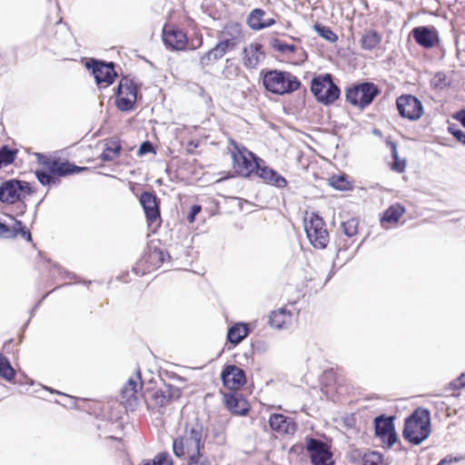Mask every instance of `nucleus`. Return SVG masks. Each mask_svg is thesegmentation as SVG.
Returning <instances> with one entry per match:
<instances>
[{"mask_svg":"<svg viewBox=\"0 0 465 465\" xmlns=\"http://www.w3.org/2000/svg\"><path fill=\"white\" fill-rule=\"evenodd\" d=\"M229 73H230V72H229V69H226V70H224V71H223V74H224V76H225L226 78H228V77H229V75H228V74H229Z\"/></svg>","mask_w":465,"mask_h":465,"instance_id":"nucleus-59","label":"nucleus"},{"mask_svg":"<svg viewBox=\"0 0 465 465\" xmlns=\"http://www.w3.org/2000/svg\"><path fill=\"white\" fill-rule=\"evenodd\" d=\"M452 83L451 74H448L444 72L436 73L430 80V85L436 90H444L450 86Z\"/></svg>","mask_w":465,"mask_h":465,"instance_id":"nucleus-31","label":"nucleus"},{"mask_svg":"<svg viewBox=\"0 0 465 465\" xmlns=\"http://www.w3.org/2000/svg\"><path fill=\"white\" fill-rule=\"evenodd\" d=\"M122 147L118 141H110L106 143L105 149L100 155V159L104 162H110L116 159L120 153Z\"/></svg>","mask_w":465,"mask_h":465,"instance_id":"nucleus-29","label":"nucleus"},{"mask_svg":"<svg viewBox=\"0 0 465 465\" xmlns=\"http://www.w3.org/2000/svg\"><path fill=\"white\" fill-rule=\"evenodd\" d=\"M86 169V167L76 166L74 163H69L68 161L62 162L60 160L54 159V163H52V168L50 170V173L54 174V176H65L74 173H78Z\"/></svg>","mask_w":465,"mask_h":465,"instance_id":"nucleus-22","label":"nucleus"},{"mask_svg":"<svg viewBox=\"0 0 465 465\" xmlns=\"http://www.w3.org/2000/svg\"><path fill=\"white\" fill-rule=\"evenodd\" d=\"M450 133L461 143L465 144V133L453 126L449 127Z\"/></svg>","mask_w":465,"mask_h":465,"instance_id":"nucleus-47","label":"nucleus"},{"mask_svg":"<svg viewBox=\"0 0 465 465\" xmlns=\"http://www.w3.org/2000/svg\"><path fill=\"white\" fill-rule=\"evenodd\" d=\"M459 460L460 459L457 457L446 456L439 462V465H447Z\"/></svg>","mask_w":465,"mask_h":465,"instance_id":"nucleus-52","label":"nucleus"},{"mask_svg":"<svg viewBox=\"0 0 465 465\" xmlns=\"http://www.w3.org/2000/svg\"><path fill=\"white\" fill-rule=\"evenodd\" d=\"M274 24H275V20L273 18L264 19V21H263L264 28H268V27L273 25Z\"/></svg>","mask_w":465,"mask_h":465,"instance_id":"nucleus-56","label":"nucleus"},{"mask_svg":"<svg viewBox=\"0 0 465 465\" xmlns=\"http://www.w3.org/2000/svg\"><path fill=\"white\" fill-rule=\"evenodd\" d=\"M379 89L372 83H362L351 87L346 92V100L351 104L365 108L378 95Z\"/></svg>","mask_w":465,"mask_h":465,"instance_id":"nucleus-6","label":"nucleus"},{"mask_svg":"<svg viewBox=\"0 0 465 465\" xmlns=\"http://www.w3.org/2000/svg\"><path fill=\"white\" fill-rule=\"evenodd\" d=\"M231 50L232 49L229 47L228 42H222L220 40L219 43H217L214 47H213L211 50H209L200 57V66L202 68L208 67L209 65L213 64L215 61L223 58L225 55V54Z\"/></svg>","mask_w":465,"mask_h":465,"instance_id":"nucleus-18","label":"nucleus"},{"mask_svg":"<svg viewBox=\"0 0 465 465\" xmlns=\"http://www.w3.org/2000/svg\"><path fill=\"white\" fill-rule=\"evenodd\" d=\"M242 33L241 25L238 23L227 24L221 32V41L228 42L229 47L234 49L242 41Z\"/></svg>","mask_w":465,"mask_h":465,"instance_id":"nucleus-21","label":"nucleus"},{"mask_svg":"<svg viewBox=\"0 0 465 465\" xmlns=\"http://www.w3.org/2000/svg\"><path fill=\"white\" fill-rule=\"evenodd\" d=\"M31 189L26 182L11 179L0 186V202L14 203L30 194Z\"/></svg>","mask_w":465,"mask_h":465,"instance_id":"nucleus-7","label":"nucleus"},{"mask_svg":"<svg viewBox=\"0 0 465 465\" xmlns=\"http://www.w3.org/2000/svg\"><path fill=\"white\" fill-rule=\"evenodd\" d=\"M404 213L405 209L403 206L401 204H393L384 212L381 222L382 224L384 223H397Z\"/></svg>","mask_w":465,"mask_h":465,"instance_id":"nucleus-30","label":"nucleus"},{"mask_svg":"<svg viewBox=\"0 0 465 465\" xmlns=\"http://www.w3.org/2000/svg\"><path fill=\"white\" fill-rule=\"evenodd\" d=\"M265 15V12L262 9L256 8L253 9L247 18L248 25L253 30H262L264 29L263 16Z\"/></svg>","mask_w":465,"mask_h":465,"instance_id":"nucleus-34","label":"nucleus"},{"mask_svg":"<svg viewBox=\"0 0 465 465\" xmlns=\"http://www.w3.org/2000/svg\"><path fill=\"white\" fill-rule=\"evenodd\" d=\"M396 105L400 115L403 118L415 121L423 114L421 102L412 94H403L397 98Z\"/></svg>","mask_w":465,"mask_h":465,"instance_id":"nucleus-9","label":"nucleus"},{"mask_svg":"<svg viewBox=\"0 0 465 465\" xmlns=\"http://www.w3.org/2000/svg\"><path fill=\"white\" fill-rule=\"evenodd\" d=\"M188 459V465H210L208 459L203 457L201 453L189 456Z\"/></svg>","mask_w":465,"mask_h":465,"instance_id":"nucleus-44","label":"nucleus"},{"mask_svg":"<svg viewBox=\"0 0 465 465\" xmlns=\"http://www.w3.org/2000/svg\"><path fill=\"white\" fill-rule=\"evenodd\" d=\"M36 158L38 163L44 165L47 170L50 172L52 168V163H54V159H52L46 155H44L42 153H36Z\"/></svg>","mask_w":465,"mask_h":465,"instance_id":"nucleus-46","label":"nucleus"},{"mask_svg":"<svg viewBox=\"0 0 465 465\" xmlns=\"http://www.w3.org/2000/svg\"><path fill=\"white\" fill-rule=\"evenodd\" d=\"M163 41L167 47L173 50H183L187 45V36L179 28L165 26L163 30Z\"/></svg>","mask_w":465,"mask_h":465,"instance_id":"nucleus-15","label":"nucleus"},{"mask_svg":"<svg viewBox=\"0 0 465 465\" xmlns=\"http://www.w3.org/2000/svg\"><path fill=\"white\" fill-rule=\"evenodd\" d=\"M153 400L155 401V403L159 406H165L169 401H170V398L167 397L163 391H156L154 393H153Z\"/></svg>","mask_w":465,"mask_h":465,"instance_id":"nucleus-45","label":"nucleus"},{"mask_svg":"<svg viewBox=\"0 0 465 465\" xmlns=\"http://www.w3.org/2000/svg\"><path fill=\"white\" fill-rule=\"evenodd\" d=\"M137 99V88L132 80L122 78L116 91V105L120 111L127 112L134 108Z\"/></svg>","mask_w":465,"mask_h":465,"instance_id":"nucleus-8","label":"nucleus"},{"mask_svg":"<svg viewBox=\"0 0 465 465\" xmlns=\"http://www.w3.org/2000/svg\"><path fill=\"white\" fill-rule=\"evenodd\" d=\"M393 420V417L383 415L374 419L375 434L388 448L392 447L398 440Z\"/></svg>","mask_w":465,"mask_h":465,"instance_id":"nucleus-10","label":"nucleus"},{"mask_svg":"<svg viewBox=\"0 0 465 465\" xmlns=\"http://www.w3.org/2000/svg\"><path fill=\"white\" fill-rule=\"evenodd\" d=\"M202 211L201 205L194 204L191 207V211L187 215V221L193 223L195 221L196 215Z\"/></svg>","mask_w":465,"mask_h":465,"instance_id":"nucleus-49","label":"nucleus"},{"mask_svg":"<svg viewBox=\"0 0 465 465\" xmlns=\"http://www.w3.org/2000/svg\"><path fill=\"white\" fill-rule=\"evenodd\" d=\"M359 221L355 218H351L341 223L343 232L348 237H352L358 233Z\"/></svg>","mask_w":465,"mask_h":465,"instance_id":"nucleus-37","label":"nucleus"},{"mask_svg":"<svg viewBox=\"0 0 465 465\" xmlns=\"http://www.w3.org/2000/svg\"><path fill=\"white\" fill-rule=\"evenodd\" d=\"M264 88L275 94H291L301 86L300 80L290 72L280 70H262L261 72Z\"/></svg>","mask_w":465,"mask_h":465,"instance_id":"nucleus-3","label":"nucleus"},{"mask_svg":"<svg viewBox=\"0 0 465 465\" xmlns=\"http://www.w3.org/2000/svg\"><path fill=\"white\" fill-rule=\"evenodd\" d=\"M16 151L11 150L7 145L0 148V168L5 167L15 161Z\"/></svg>","mask_w":465,"mask_h":465,"instance_id":"nucleus-36","label":"nucleus"},{"mask_svg":"<svg viewBox=\"0 0 465 465\" xmlns=\"http://www.w3.org/2000/svg\"><path fill=\"white\" fill-rule=\"evenodd\" d=\"M292 320V312L283 308L271 312L269 316V323L272 328L282 329Z\"/></svg>","mask_w":465,"mask_h":465,"instance_id":"nucleus-23","label":"nucleus"},{"mask_svg":"<svg viewBox=\"0 0 465 465\" xmlns=\"http://www.w3.org/2000/svg\"><path fill=\"white\" fill-rule=\"evenodd\" d=\"M454 118L465 127V110L457 112L454 115Z\"/></svg>","mask_w":465,"mask_h":465,"instance_id":"nucleus-53","label":"nucleus"},{"mask_svg":"<svg viewBox=\"0 0 465 465\" xmlns=\"http://www.w3.org/2000/svg\"><path fill=\"white\" fill-rule=\"evenodd\" d=\"M203 426L198 419L187 422L183 434L173 442V453L176 457L200 454L203 447Z\"/></svg>","mask_w":465,"mask_h":465,"instance_id":"nucleus-1","label":"nucleus"},{"mask_svg":"<svg viewBox=\"0 0 465 465\" xmlns=\"http://www.w3.org/2000/svg\"><path fill=\"white\" fill-rule=\"evenodd\" d=\"M225 405L229 411L238 415H245L249 411L247 401L235 395L227 396Z\"/></svg>","mask_w":465,"mask_h":465,"instance_id":"nucleus-26","label":"nucleus"},{"mask_svg":"<svg viewBox=\"0 0 465 465\" xmlns=\"http://www.w3.org/2000/svg\"><path fill=\"white\" fill-rule=\"evenodd\" d=\"M416 43L425 49L434 47L440 42L437 29L433 26H418L411 30Z\"/></svg>","mask_w":465,"mask_h":465,"instance_id":"nucleus-13","label":"nucleus"},{"mask_svg":"<svg viewBox=\"0 0 465 465\" xmlns=\"http://www.w3.org/2000/svg\"><path fill=\"white\" fill-rule=\"evenodd\" d=\"M430 411L418 408L406 419L402 435L406 440L419 445L430 436Z\"/></svg>","mask_w":465,"mask_h":465,"instance_id":"nucleus-2","label":"nucleus"},{"mask_svg":"<svg viewBox=\"0 0 465 465\" xmlns=\"http://www.w3.org/2000/svg\"><path fill=\"white\" fill-rule=\"evenodd\" d=\"M271 46L273 50L281 53L282 54L289 55L297 52H300V60H303L306 55L305 52L302 47H298L294 45H289L278 38H272L271 40Z\"/></svg>","mask_w":465,"mask_h":465,"instance_id":"nucleus-24","label":"nucleus"},{"mask_svg":"<svg viewBox=\"0 0 465 465\" xmlns=\"http://www.w3.org/2000/svg\"><path fill=\"white\" fill-rule=\"evenodd\" d=\"M303 225L310 243L316 249H325L330 241V234L322 217L314 212H306Z\"/></svg>","mask_w":465,"mask_h":465,"instance_id":"nucleus-4","label":"nucleus"},{"mask_svg":"<svg viewBox=\"0 0 465 465\" xmlns=\"http://www.w3.org/2000/svg\"><path fill=\"white\" fill-rule=\"evenodd\" d=\"M151 152H153V147L152 145V143L148 141L146 142H143L141 145H140V148L138 150V154L139 155H143V154H146L148 153H151Z\"/></svg>","mask_w":465,"mask_h":465,"instance_id":"nucleus-50","label":"nucleus"},{"mask_svg":"<svg viewBox=\"0 0 465 465\" xmlns=\"http://www.w3.org/2000/svg\"><path fill=\"white\" fill-rule=\"evenodd\" d=\"M137 375H138V376H137V379H138V380H141V373H140V371H138Z\"/></svg>","mask_w":465,"mask_h":465,"instance_id":"nucleus-60","label":"nucleus"},{"mask_svg":"<svg viewBox=\"0 0 465 465\" xmlns=\"http://www.w3.org/2000/svg\"><path fill=\"white\" fill-rule=\"evenodd\" d=\"M0 375L7 381H12L15 376V370L3 354H0Z\"/></svg>","mask_w":465,"mask_h":465,"instance_id":"nucleus-35","label":"nucleus"},{"mask_svg":"<svg viewBox=\"0 0 465 465\" xmlns=\"http://www.w3.org/2000/svg\"><path fill=\"white\" fill-rule=\"evenodd\" d=\"M249 333V328L244 323H236L228 330V341L236 345L239 344Z\"/></svg>","mask_w":465,"mask_h":465,"instance_id":"nucleus-27","label":"nucleus"},{"mask_svg":"<svg viewBox=\"0 0 465 465\" xmlns=\"http://www.w3.org/2000/svg\"><path fill=\"white\" fill-rule=\"evenodd\" d=\"M140 465H173L171 456L166 452H162L152 460H143Z\"/></svg>","mask_w":465,"mask_h":465,"instance_id":"nucleus-38","label":"nucleus"},{"mask_svg":"<svg viewBox=\"0 0 465 465\" xmlns=\"http://www.w3.org/2000/svg\"><path fill=\"white\" fill-rule=\"evenodd\" d=\"M330 184L337 190L345 191L349 188L350 183L345 177L334 175L330 180Z\"/></svg>","mask_w":465,"mask_h":465,"instance_id":"nucleus-42","label":"nucleus"},{"mask_svg":"<svg viewBox=\"0 0 465 465\" xmlns=\"http://www.w3.org/2000/svg\"><path fill=\"white\" fill-rule=\"evenodd\" d=\"M197 41H198V45H193V48H197V47H199V46H201V45H202V44H203V39H202V38H199V39H197Z\"/></svg>","mask_w":465,"mask_h":465,"instance_id":"nucleus-57","label":"nucleus"},{"mask_svg":"<svg viewBox=\"0 0 465 465\" xmlns=\"http://www.w3.org/2000/svg\"><path fill=\"white\" fill-rule=\"evenodd\" d=\"M392 156H393V159H394V163H393V164L391 166V169L393 171H395V172H398V173L404 172L405 167H406V162H405V160L401 161L399 159L395 144H393V146H392Z\"/></svg>","mask_w":465,"mask_h":465,"instance_id":"nucleus-43","label":"nucleus"},{"mask_svg":"<svg viewBox=\"0 0 465 465\" xmlns=\"http://www.w3.org/2000/svg\"><path fill=\"white\" fill-rule=\"evenodd\" d=\"M269 425L272 430L280 434H293L296 431V424L293 419L280 413L270 416Z\"/></svg>","mask_w":465,"mask_h":465,"instance_id":"nucleus-17","label":"nucleus"},{"mask_svg":"<svg viewBox=\"0 0 465 465\" xmlns=\"http://www.w3.org/2000/svg\"><path fill=\"white\" fill-rule=\"evenodd\" d=\"M315 30L320 36L329 41L330 43H335L338 40L337 35L330 27L316 25Z\"/></svg>","mask_w":465,"mask_h":465,"instance_id":"nucleus-41","label":"nucleus"},{"mask_svg":"<svg viewBox=\"0 0 465 465\" xmlns=\"http://www.w3.org/2000/svg\"><path fill=\"white\" fill-rule=\"evenodd\" d=\"M264 183L275 186L277 188H284L287 186L286 179L278 173L275 170L262 163L256 173Z\"/></svg>","mask_w":465,"mask_h":465,"instance_id":"nucleus-20","label":"nucleus"},{"mask_svg":"<svg viewBox=\"0 0 465 465\" xmlns=\"http://www.w3.org/2000/svg\"><path fill=\"white\" fill-rule=\"evenodd\" d=\"M450 387L452 390H459L465 387V381H460L459 379L452 381L450 383Z\"/></svg>","mask_w":465,"mask_h":465,"instance_id":"nucleus-51","label":"nucleus"},{"mask_svg":"<svg viewBox=\"0 0 465 465\" xmlns=\"http://www.w3.org/2000/svg\"><path fill=\"white\" fill-rule=\"evenodd\" d=\"M382 36L375 30H365L361 38V46L367 51H372L381 42Z\"/></svg>","mask_w":465,"mask_h":465,"instance_id":"nucleus-25","label":"nucleus"},{"mask_svg":"<svg viewBox=\"0 0 465 465\" xmlns=\"http://www.w3.org/2000/svg\"><path fill=\"white\" fill-rule=\"evenodd\" d=\"M140 203L150 224L160 220V209L157 196L153 193L143 192L140 196Z\"/></svg>","mask_w":465,"mask_h":465,"instance_id":"nucleus-16","label":"nucleus"},{"mask_svg":"<svg viewBox=\"0 0 465 465\" xmlns=\"http://www.w3.org/2000/svg\"><path fill=\"white\" fill-rule=\"evenodd\" d=\"M87 68H92V74L97 84H104L105 86L114 83L117 74L114 71V64H105L101 61L90 60L86 63Z\"/></svg>","mask_w":465,"mask_h":465,"instance_id":"nucleus-11","label":"nucleus"},{"mask_svg":"<svg viewBox=\"0 0 465 465\" xmlns=\"http://www.w3.org/2000/svg\"><path fill=\"white\" fill-rule=\"evenodd\" d=\"M25 226L23 224L21 221L15 220V224L12 227V231L16 233V235L20 232V230L24 229Z\"/></svg>","mask_w":465,"mask_h":465,"instance_id":"nucleus-54","label":"nucleus"},{"mask_svg":"<svg viewBox=\"0 0 465 465\" xmlns=\"http://www.w3.org/2000/svg\"><path fill=\"white\" fill-rule=\"evenodd\" d=\"M138 387L141 388L142 384H138L136 380L130 378L121 390L123 399L130 405L136 400L135 394L138 391Z\"/></svg>","mask_w":465,"mask_h":465,"instance_id":"nucleus-28","label":"nucleus"},{"mask_svg":"<svg viewBox=\"0 0 465 465\" xmlns=\"http://www.w3.org/2000/svg\"><path fill=\"white\" fill-rule=\"evenodd\" d=\"M331 76L329 74L322 77L313 78L311 84V91L319 101L323 94L325 87L328 85Z\"/></svg>","mask_w":465,"mask_h":465,"instance_id":"nucleus-33","label":"nucleus"},{"mask_svg":"<svg viewBox=\"0 0 465 465\" xmlns=\"http://www.w3.org/2000/svg\"><path fill=\"white\" fill-rule=\"evenodd\" d=\"M0 236L5 238H13L16 236V233L12 231L7 225L0 223Z\"/></svg>","mask_w":465,"mask_h":465,"instance_id":"nucleus-48","label":"nucleus"},{"mask_svg":"<svg viewBox=\"0 0 465 465\" xmlns=\"http://www.w3.org/2000/svg\"><path fill=\"white\" fill-rule=\"evenodd\" d=\"M18 234H20L24 239H25L28 242L32 241L31 232L27 231L25 227L20 230V232Z\"/></svg>","mask_w":465,"mask_h":465,"instance_id":"nucleus-55","label":"nucleus"},{"mask_svg":"<svg viewBox=\"0 0 465 465\" xmlns=\"http://www.w3.org/2000/svg\"><path fill=\"white\" fill-rule=\"evenodd\" d=\"M233 168L237 173L243 177H249L252 173H257L264 161L245 147H240L235 144L232 152Z\"/></svg>","mask_w":465,"mask_h":465,"instance_id":"nucleus-5","label":"nucleus"},{"mask_svg":"<svg viewBox=\"0 0 465 465\" xmlns=\"http://www.w3.org/2000/svg\"><path fill=\"white\" fill-rule=\"evenodd\" d=\"M264 58L262 45L259 43H252L243 48V65L249 69L256 68Z\"/></svg>","mask_w":465,"mask_h":465,"instance_id":"nucleus-19","label":"nucleus"},{"mask_svg":"<svg viewBox=\"0 0 465 465\" xmlns=\"http://www.w3.org/2000/svg\"><path fill=\"white\" fill-rule=\"evenodd\" d=\"M460 381H465V373H462L459 378Z\"/></svg>","mask_w":465,"mask_h":465,"instance_id":"nucleus-58","label":"nucleus"},{"mask_svg":"<svg viewBox=\"0 0 465 465\" xmlns=\"http://www.w3.org/2000/svg\"><path fill=\"white\" fill-rule=\"evenodd\" d=\"M363 465H382V456L376 451H369L362 456Z\"/></svg>","mask_w":465,"mask_h":465,"instance_id":"nucleus-39","label":"nucleus"},{"mask_svg":"<svg viewBox=\"0 0 465 465\" xmlns=\"http://www.w3.org/2000/svg\"><path fill=\"white\" fill-rule=\"evenodd\" d=\"M340 96L339 87L331 79L328 85L325 87L322 95L319 102L324 104H330L337 100Z\"/></svg>","mask_w":465,"mask_h":465,"instance_id":"nucleus-32","label":"nucleus"},{"mask_svg":"<svg viewBox=\"0 0 465 465\" xmlns=\"http://www.w3.org/2000/svg\"><path fill=\"white\" fill-rule=\"evenodd\" d=\"M35 173L39 183L43 185H51L56 183V179L54 174L49 171L35 170Z\"/></svg>","mask_w":465,"mask_h":465,"instance_id":"nucleus-40","label":"nucleus"},{"mask_svg":"<svg viewBox=\"0 0 465 465\" xmlns=\"http://www.w3.org/2000/svg\"><path fill=\"white\" fill-rule=\"evenodd\" d=\"M307 450L310 452L313 465H332V455L326 443L320 440L310 439L307 443Z\"/></svg>","mask_w":465,"mask_h":465,"instance_id":"nucleus-12","label":"nucleus"},{"mask_svg":"<svg viewBox=\"0 0 465 465\" xmlns=\"http://www.w3.org/2000/svg\"><path fill=\"white\" fill-rule=\"evenodd\" d=\"M221 378L224 386L231 390H238L246 382L244 371L235 365L226 366Z\"/></svg>","mask_w":465,"mask_h":465,"instance_id":"nucleus-14","label":"nucleus"}]
</instances>
